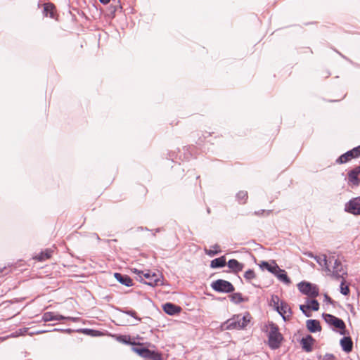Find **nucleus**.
I'll return each mask as SVG.
<instances>
[{"mask_svg":"<svg viewBox=\"0 0 360 360\" xmlns=\"http://www.w3.org/2000/svg\"><path fill=\"white\" fill-rule=\"evenodd\" d=\"M137 229L139 231H150L151 230H150L148 227H143V226H139L137 228Z\"/></svg>","mask_w":360,"mask_h":360,"instance_id":"603ef678","label":"nucleus"},{"mask_svg":"<svg viewBox=\"0 0 360 360\" xmlns=\"http://www.w3.org/2000/svg\"><path fill=\"white\" fill-rule=\"evenodd\" d=\"M349 284L342 280L340 284V292L344 295H349Z\"/></svg>","mask_w":360,"mask_h":360,"instance_id":"473e14b6","label":"nucleus"},{"mask_svg":"<svg viewBox=\"0 0 360 360\" xmlns=\"http://www.w3.org/2000/svg\"><path fill=\"white\" fill-rule=\"evenodd\" d=\"M115 278L122 285L127 287H131L134 285V283L131 277L127 274H123L119 272L114 273Z\"/></svg>","mask_w":360,"mask_h":360,"instance_id":"2eb2a0df","label":"nucleus"},{"mask_svg":"<svg viewBox=\"0 0 360 360\" xmlns=\"http://www.w3.org/2000/svg\"><path fill=\"white\" fill-rule=\"evenodd\" d=\"M340 344L344 352L349 353L353 349V341L349 336H345L340 340Z\"/></svg>","mask_w":360,"mask_h":360,"instance_id":"6ab92c4d","label":"nucleus"},{"mask_svg":"<svg viewBox=\"0 0 360 360\" xmlns=\"http://www.w3.org/2000/svg\"><path fill=\"white\" fill-rule=\"evenodd\" d=\"M339 333L342 335H346L345 324L344 321L339 319Z\"/></svg>","mask_w":360,"mask_h":360,"instance_id":"58836bf2","label":"nucleus"},{"mask_svg":"<svg viewBox=\"0 0 360 360\" xmlns=\"http://www.w3.org/2000/svg\"><path fill=\"white\" fill-rule=\"evenodd\" d=\"M5 271H6V267L0 268V277L1 276L2 274H8V271L4 273Z\"/></svg>","mask_w":360,"mask_h":360,"instance_id":"8fccbe9b","label":"nucleus"},{"mask_svg":"<svg viewBox=\"0 0 360 360\" xmlns=\"http://www.w3.org/2000/svg\"><path fill=\"white\" fill-rule=\"evenodd\" d=\"M99 1L103 4V5H106L108 4H109L110 2H112V0H99Z\"/></svg>","mask_w":360,"mask_h":360,"instance_id":"3c124183","label":"nucleus"},{"mask_svg":"<svg viewBox=\"0 0 360 360\" xmlns=\"http://www.w3.org/2000/svg\"><path fill=\"white\" fill-rule=\"evenodd\" d=\"M324 262H325V265H326V269L330 271V269H329V265L328 264V259H327V257L326 256L324 257Z\"/></svg>","mask_w":360,"mask_h":360,"instance_id":"6e6d98bb","label":"nucleus"},{"mask_svg":"<svg viewBox=\"0 0 360 360\" xmlns=\"http://www.w3.org/2000/svg\"><path fill=\"white\" fill-rule=\"evenodd\" d=\"M210 286L217 292L231 293L235 291V287L230 281L221 278L212 281Z\"/></svg>","mask_w":360,"mask_h":360,"instance_id":"7ed1b4c3","label":"nucleus"},{"mask_svg":"<svg viewBox=\"0 0 360 360\" xmlns=\"http://www.w3.org/2000/svg\"><path fill=\"white\" fill-rule=\"evenodd\" d=\"M226 265V258L225 255L220 256L217 258L212 259L210 262V266L211 269H220Z\"/></svg>","mask_w":360,"mask_h":360,"instance_id":"412c9836","label":"nucleus"},{"mask_svg":"<svg viewBox=\"0 0 360 360\" xmlns=\"http://www.w3.org/2000/svg\"><path fill=\"white\" fill-rule=\"evenodd\" d=\"M53 253V250L51 249L47 248L44 250L41 251L39 254L35 255L33 258L39 262L45 261L49 258H51Z\"/></svg>","mask_w":360,"mask_h":360,"instance_id":"bb28decb","label":"nucleus"},{"mask_svg":"<svg viewBox=\"0 0 360 360\" xmlns=\"http://www.w3.org/2000/svg\"><path fill=\"white\" fill-rule=\"evenodd\" d=\"M212 248H213L214 250H221L220 249V246L217 243H216L214 245H212Z\"/></svg>","mask_w":360,"mask_h":360,"instance_id":"5fc2aeb1","label":"nucleus"},{"mask_svg":"<svg viewBox=\"0 0 360 360\" xmlns=\"http://www.w3.org/2000/svg\"><path fill=\"white\" fill-rule=\"evenodd\" d=\"M204 252H205V253L207 255H208L210 257H214L215 255H217L219 253H221V250H208L207 248H204Z\"/></svg>","mask_w":360,"mask_h":360,"instance_id":"e433bc0d","label":"nucleus"},{"mask_svg":"<svg viewBox=\"0 0 360 360\" xmlns=\"http://www.w3.org/2000/svg\"><path fill=\"white\" fill-rule=\"evenodd\" d=\"M306 327L309 332L316 333L321 330L320 321L316 319H308L306 321Z\"/></svg>","mask_w":360,"mask_h":360,"instance_id":"a211bd4d","label":"nucleus"},{"mask_svg":"<svg viewBox=\"0 0 360 360\" xmlns=\"http://www.w3.org/2000/svg\"><path fill=\"white\" fill-rule=\"evenodd\" d=\"M131 349L134 352L143 358L149 357V355L153 354L152 350L144 347L143 343L139 342H136V345L132 346Z\"/></svg>","mask_w":360,"mask_h":360,"instance_id":"9d476101","label":"nucleus"},{"mask_svg":"<svg viewBox=\"0 0 360 360\" xmlns=\"http://www.w3.org/2000/svg\"><path fill=\"white\" fill-rule=\"evenodd\" d=\"M252 285L255 286V287H258V285H255L254 283H252Z\"/></svg>","mask_w":360,"mask_h":360,"instance_id":"680f3d73","label":"nucleus"},{"mask_svg":"<svg viewBox=\"0 0 360 360\" xmlns=\"http://www.w3.org/2000/svg\"><path fill=\"white\" fill-rule=\"evenodd\" d=\"M226 266L229 269V271H226V272H231L234 274H237L239 272H240L241 271H243V269L245 266L244 264L239 262L236 259H230L226 262Z\"/></svg>","mask_w":360,"mask_h":360,"instance_id":"1a4fd4ad","label":"nucleus"},{"mask_svg":"<svg viewBox=\"0 0 360 360\" xmlns=\"http://www.w3.org/2000/svg\"><path fill=\"white\" fill-rule=\"evenodd\" d=\"M280 298L277 295H272L270 300L269 305L276 311L279 312L278 309L280 308Z\"/></svg>","mask_w":360,"mask_h":360,"instance_id":"c756f323","label":"nucleus"},{"mask_svg":"<svg viewBox=\"0 0 360 360\" xmlns=\"http://www.w3.org/2000/svg\"><path fill=\"white\" fill-rule=\"evenodd\" d=\"M236 200L238 203L244 205L246 203L248 198V194L246 191H240L236 195Z\"/></svg>","mask_w":360,"mask_h":360,"instance_id":"c85d7f7f","label":"nucleus"},{"mask_svg":"<svg viewBox=\"0 0 360 360\" xmlns=\"http://www.w3.org/2000/svg\"><path fill=\"white\" fill-rule=\"evenodd\" d=\"M229 360H233V359H229Z\"/></svg>","mask_w":360,"mask_h":360,"instance_id":"0e129e2a","label":"nucleus"},{"mask_svg":"<svg viewBox=\"0 0 360 360\" xmlns=\"http://www.w3.org/2000/svg\"><path fill=\"white\" fill-rule=\"evenodd\" d=\"M136 338L137 339H142V338H141L139 335H137Z\"/></svg>","mask_w":360,"mask_h":360,"instance_id":"052dcab7","label":"nucleus"},{"mask_svg":"<svg viewBox=\"0 0 360 360\" xmlns=\"http://www.w3.org/2000/svg\"><path fill=\"white\" fill-rule=\"evenodd\" d=\"M322 318L335 332H338V317L327 313L322 314Z\"/></svg>","mask_w":360,"mask_h":360,"instance_id":"f3484780","label":"nucleus"},{"mask_svg":"<svg viewBox=\"0 0 360 360\" xmlns=\"http://www.w3.org/2000/svg\"><path fill=\"white\" fill-rule=\"evenodd\" d=\"M243 276L247 281H250L256 277V274L253 269H249L245 272Z\"/></svg>","mask_w":360,"mask_h":360,"instance_id":"f704fd0d","label":"nucleus"},{"mask_svg":"<svg viewBox=\"0 0 360 360\" xmlns=\"http://www.w3.org/2000/svg\"><path fill=\"white\" fill-rule=\"evenodd\" d=\"M229 297L230 300L236 304H239L242 302H245L248 300V297H243L240 292H231Z\"/></svg>","mask_w":360,"mask_h":360,"instance_id":"cd10ccee","label":"nucleus"},{"mask_svg":"<svg viewBox=\"0 0 360 360\" xmlns=\"http://www.w3.org/2000/svg\"><path fill=\"white\" fill-rule=\"evenodd\" d=\"M324 301L326 302H328L330 304H334L335 303V301H333L330 297H329L327 294H325L324 295Z\"/></svg>","mask_w":360,"mask_h":360,"instance_id":"c03bdc74","label":"nucleus"},{"mask_svg":"<svg viewBox=\"0 0 360 360\" xmlns=\"http://www.w3.org/2000/svg\"><path fill=\"white\" fill-rule=\"evenodd\" d=\"M278 266V265L274 260H272L271 263H269L267 261H262L259 264V267L261 269L266 270L269 272L271 273L273 275L276 270V267Z\"/></svg>","mask_w":360,"mask_h":360,"instance_id":"4be33fe9","label":"nucleus"},{"mask_svg":"<svg viewBox=\"0 0 360 360\" xmlns=\"http://www.w3.org/2000/svg\"><path fill=\"white\" fill-rule=\"evenodd\" d=\"M43 15L44 17H50L51 18H55L56 16V7L52 3H45L42 11Z\"/></svg>","mask_w":360,"mask_h":360,"instance_id":"aec40b11","label":"nucleus"},{"mask_svg":"<svg viewBox=\"0 0 360 360\" xmlns=\"http://www.w3.org/2000/svg\"><path fill=\"white\" fill-rule=\"evenodd\" d=\"M163 230V228L162 227H159V228H157L155 229V232L153 233V236H155V234L162 231Z\"/></svg>","mask_w":360,"mask_h":360,"instance_id":"09e8293b","label":"nucleus"},{"mask_svg":"<svg viewBox=\"0 0 360 360\" xmlns=\"http://www.w3.org/2000/svg\"><path fill=\"white\" fill-rule=\"evenodd\" d=\"M191 146H185L182 153L179 149H178V152L171 151L167 153V158L171 160L172 162H176L177 160H181L182 161L188 160L191 156L192 153L189 150Z\"/></svg>","mask_w":360,"mask_h":360,"instance_id":"423d86ee","label":"nucleus"},{"mask_svg":"<svg viewBox=\"0 0 360 360\" xmlns=\"http://www.w3.org/2000/svg\"><path fill=\"white\" fill-rule=\"evenodd\" d=\"M162 307L164 312L169 316L179 314L181 311V308L179 306L172 302H166Z\"/></svg>","mask_w":360,"mask_h":360,"instance_id":"4468645a","label":"nucleus"},{"mask_svg":"<svg viewBox=\"0 0 360 360\" xmlns=\"http://www.w3.org/2000/svg\"><path fill=\"white\" fill-rule=\"evenodd\" d=\"M115 309L116 311H119L120 313L127 314V315L132 317L133 319H134L137 321H141V319L139 316H138L137 312L135 310L132 309H129V308H127V307H124V308L115 307Z\"/></svg>","mask_w":360,"mask_h":360,"instance_id":"b1692460","label":"nucleus"},{"mask_svg":"<svg viewBox=\"0 0 360 360\" xmlns=\"http://www.w3.org/2000/svg\"><path fill=\"white\" fill-rule=\"evenodd\" d=\"M360 155V146L353 148L352 150L347 152L339 157V162L345 163L352 160V158H357Z\"/></svg>","mask_w":360,"mask_h":360,"instance_id":"f8f14e48","label":"nucleus"},{"mask_svg":"<svg viewBox=\"0 0 360 360\" xmlns=\"http://www.w3.org/2000/svg\"><path fill=\"white\" fill-rule=\"evenodd\" d=\"M274 275L282 283L285 285H290L291 283V280L290 277L288 276V274L285 269H281L279 266L276 267V270L274 272Z\"/></svg>","mask_w":360,"mask_h":360,"instance_id":"dca6fc26","label":"nucleus"},{"mask_svg":"<svg viewBox=\"0 0 360 360\" xmlns=\"http://www.w3.org/2000/svg\"><path fill=\"white\" fill-rule=\"evenodd\" d=\"M279 312H277L283 319L286 321L290 319V317L292 314V311L288 304L284 302L281 301L280 308L278 309Z\"/></svg>","mask_w":360,"mask_h":360,"instance_id":"9b49d317","label":"nucleus"},{"mask_svg":"<svg viewBox=\"0 0 360 360\" xmlns=\"http://www.w3.org/2000/svg\"><path fill=\"white\" fill-rule=\"evenodd\" d=\"M161 278H162V275H158L155 272L148 270L143 274V281L141 283L151 287L162 285L163 283L160 279Z\"/></svg>","mask_w":360,"mask_h":360,"instance_id":"39448f33","label":"nucleus"},{"mask_svg":"<svg viewBox=\"0 0 360 360\" xmlns=\"http://www.w3.org/2000/svg\"><path fill=\"white\" fill-rule=\"evenodd\" d=\"M116 340L122 344L131 346H136V342L134 339H132L130 335H117Z\"/></svg>","mask_w":360,"mask_h":360,"instance_id":"a878e982","label":"nucleus"},{"mask_svg":"<svg viewBox=\"0 0 360 360\" xmlns=\"http://www.w3.org/2000/svg\"><path fill=\"white\" fill-rule=\"evenodd\" d=\"M211 136V133L210 132H205V134H203V136L205 139H206L207 136Z\"/></svg>","mask_w":360,"mask_h":360,"instance_id":"4d7b16f0","label":"nucleus"},{"mask_svg":"<svg viewBox=\"0 0 360 360\" xmlns=\"http://www.w3.org/2000/svg\"><path fill=\"white\" fill-rule=\"evenodd\" d=\"M306 255H307L308 257H311V258H314L315 259H316V257L314 256V254H313L312 252H309L306 253ZM316 261H317V262H319V260H316Z\"/></svg>","mask_w":360,"mask_h":360,"instance_id":"864d4df0","label":"nucleus"},{"mask_svg":"<svg viewBox=\"0 0 360 360\" xmlns=\"http://www.w3.org/2000/svg\"><path fill=\"white\" fill-rule=\"evenodd\" d=\"M50 331H52V329L51 330H44V329H42V330H37L35 332H32L31 334L39 335V334H43V333H47V332H50Z\"/></svg>","mask_w":360,"mask_h":360,"instance_id":"49530a36","label":"nucleus"},{"mask_svg":"<svg viewBox=\"0 0 360 360\" xmlns=\"http://www.w3.org/2000/svg\"><path fill=\"white\" fill-rule=\"evenodd\" d=\"M107 15L108 18L112 19L115 17L116 12H122V6L120 0H112V2L107 8Z\"/></svg>","mask_w":360,"mask_h":360,"instance_id":"ddd939ff","label":"nucleus"},{"mask_svg":"<svg viewBox=\"0 0 360 360\" xmlns=\"http://www.w3.org/2000/svg\"><path fill=\"white\" fill-rule=\"evenodd\" d=\"M299 291L309 297H316L319 295V290L316 284L309 281H302L297 284Z\"/></svg>","mask_w":360,"mask_h":360,"instance_id":"20e7f679","label":"nucleus"},{"mask_svg":"<svg viewBox=\"0 0 360 360\" xmlns=\"http://www.w3.org/2000/svg\"><path fill=\"white\" fill-rule=\"evenodd\" d=\"M66 319H67V316H65L61 314H55V321H63V320H66Z\"/></svg>","mask_w":360,"mask_h":360,"instance_id":"a18cd8bd","label":"nucleus"},{"mask_svg":"<svg viewBox=\"0 0 360 360\" xmlns=\"http://www.w3.org/2000/svg\"><path fill=\"white\" fill-rule=\"evenodd\" d=\"M354 169L358 172V173L360 174V165L355 167Z\"/></svg>","mask_w":360,"mask_h":360,"instance_id":"13d9d810","label":"nucleus"},{"mask_svg":"<svg viewBox=\"0 0 360 360\" xmlns=\"http://www.w3.org/2000/svg\"><path fill=\"white\" fill-rule=\"evenodd\" d=\"M41 321L49 322L55 321V313L53 311H47L43 314Z\"/></svg>","mask_w":360,"mask_h":360,"instance_id":"2f4dec72","label":"nucleus"},{"mask_svg":"<svg viewBox=\"0 0 360 360\" xmlns=\"http://www.w3.org/2000/svg\"><path fill=\"white\" fill-rule=\"evenodd\" d=\"M133 272L136 274L139 277L140 282L143 281V276L145 273L143 271L139 270L137 269H134ZM139 280V278H137Z\"/></svg>","mask_w":360,"mask_h":360,"instance_id":"37998d69","label":"nucleus"},{"mask_svg":"<svg viewBox=\"0 0 360 360\" xmlns=\"http://www.w3.org/2000/svg\"><path fill=\"white\" fill-rule=\"evenodd\" d=\"M210 212H211V211H210V207H207V212L208 214H210Z\"/></svg>","mask_w":360,"mask_h":360,"instance_id":"bf43d9fd","label":"nucleus"},{"mask_svg":"<svg viewBox=\"0 0 360 360\" xmlns=\"http://www.w3.org/2000/svg\"><path fill=\"white\" fill-rule=\"evenodd\" d=\"M348 182L352 186H357L360 184V174L354 169L348 174Z\"/></svg>","mask_w":360,"mask_h":360,"instance_id":"5701e85b","label":"nucleus"},{"mask_svg":"<svg viewBox=\"0 0 360 360\" xmlns=\"http://www.w3.org/2000/svg\"><path fill=\"white\" fill-rule=\"evenodd\" d=\"M96 235L97 238L99 239V236L97 234H96Z\"/></svg>","mask_w":360,"mask_h":360,"instance_id":"e2e57ef3","label":"nucleus"},{"mask_svg":"<svg viewBox=\"0 0 360 360\" xmlns=\"http://www.w3.org/2000/svg\"><path fill=\"white\" fill-rule=\"evenodd\" d=\"M75 332L83 333L91 337H100L103 335L102 331L92 328H79L75 330Z\"/></svg>","mask_w":360,"mask_h":360,"instance_id":"393cba45","label":"nucleus"},{"mask_svg":"<svg viewBox=\"0 0 360 360\" xmlns=\"http://www.w3.org/2000/svg\"><path fill=\"white\" fill-rule=\"evenodd\" d=\"M271 212V210H259L258 211H255L254 212V214L257 216H263L264 214H266V215H269Z\"/></svg>","mask_w":360,"mask_h":360,"instance_id":"ea45409f","label":"nucleus"},{"mask_svg":"<svg viewBox=\"0 0 360 360\" xmlns=\"http://www.w3.org/2000/svg\"><path fill=\"white\" fill-rule=\"evenodd\" d=\"M250 319L251 316L249 312H246L243 316L235 314L231 318L221 323L220 327L221 330L244 329L250 322Z\"/></svg>","mask_w":360,"mask_h":360,"instance_id":"f257e3e1","label":"nucleus"},{"mask_svg":"<svg viewBox=\"0 0 360 360\" xmlns=\"http://www.w3.org/2000/svg\"><path fill=\"white\" fill-rule=\"evenodd\" d=\"M333 269L332 276L338 279V258L334 259Z\"/></svg>","mask_w":360,"mask_h":360,"instance_id":"4c0bfd02","label":"nucleus"},{"mask_svg":"<svg viewBox=\"0 0 360 360\" xmlns=\"http://www.w3.org/2000/svg\"><path fill=\"white\" fill-rule=\"evenodd\" d=\"M320 359L323 360H335V356L333 354L326 353L323 356H320Z\"/></svg>","mask_w":360,"mask_h":360,"instance_id":"79ce46f5","label":"nucleus"},{"mask_svg":"<svg viewBox=\"0 0 360 360\" xmlns=\"http://www.w3.org/2000/svg\"><path fill=\"white\" fill-rule=\"evenodd\" d=\"M309 309H311L314 311H316L319 309V302L316 299L307 300V304L305 305Z\"/></svg>","mask_w":360,"mask_h":360,"instance_id":"7c9ffc66","label":"nucleus"},{"mask_svg":"<svg viewBox=\"0 0 360 360\" xmlns=\"http://www.w3.org/2000/svg\"><path fill=\"white\" fill-rule=\"evenodd\" d=\"M80 319H81L79 317L67 316L66 320H70V321H72V322H78L80 321Z\"/></svg>","mask_w":360,"mask_h":360,"instance_id":"de8ad7c7","label":"nucleus"},{"mask_svg":"<svg viewBox=\"0 0 360 360\" xmlns=\"http://www.w3.org/2000/svg\"><path fill=\"white\" fill-rule=\"evenodd\" d=\"M345 210L354 215H360V197L350 200L345 205Z\"/></svg>","mask_w":360,"mask_h":360,"instance_id":"0eeeda50","label":"nucleus"},{"mask_svg":"<svg viewBox=\"0 0 360 360\" xmlns=\"http://www.w3.org/2000/svg\"><path fill=\"white\" fill-rule=\"evenodd\" d=\"M153 354L149 355V357L144 358L143 360H162V356L160 352L152 350Z\"/></svg>","mask_w":360,"mask_h":360,"instance_id":"72a5a7b5","label":"nucleus"},{"mask_svg":"<svg viewBox=\"0 0 360 360\" xmlns=\"http://www.w3.org/2000/svg\"><path fill=\"white\" fill-rule=\"evenodd\" d=\"M52 331H60V332H62V333H68V334H70L73 332H75V330H73V329H71V328H65V329H63V328H53L52 329Z\"/></svg>","mask_w":360,"mask_h":360,"instance_id":"a19ab883","label":"nucleus"},{"mask_svg":"<svg viewBox=\"0 0 360 360\" xmlns=\"http://www.w3.org/2000/svg\"><path fill=\"white\" fill-rule=\"evenodd\" d=\"M269 332L268 337V346L271 349L276 350L281 346L284 340L283 335L280 333L278 326L273 321L269 322Z\"/></svg>","mask_w":360,"mask_h":360,"instance_id":"f03ea898","label":"nucleus"},{"mask_svg":"<svg viewBox=\"0 0 360 360\" xmlns=\"http://www.w3.org/2000/svg\"><path fill=\"white\" fill-rule=\"evenodd\" d=\"M300 309L302 311V314L306 316V317H311L312 316L311 313V309H309L306 306L305 304H300Z\"/></svg>","mask_w":360,"mask_h":360,"instance_id":"c9c22d12","label":"nucleus"},{"mask_svg":"<svg viewBox=\"0 0 360 360\" xmlns=\"http://www.w3.org/2000/svg\"><path fill=\"white\" fill-rule=\"evenodd\" d=\"M315 341L312 335L307 334L300 340V343L303 351L310 352L313 349V345Z\"/></svg>","mask_w":360,"mask_h":360,"instance_id":"6e6552de","label":"nucleus"}]
</instances>
